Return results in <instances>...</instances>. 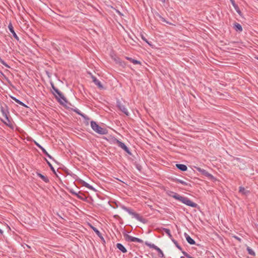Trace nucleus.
Returning a JSON list of instances; mask_svg holds the SVG:
<instances>
[{
    "mask_svg": "<svg viewBox=\"0 0 258 258\" xmlns=\"http://www.w3.org/2000/svg\"><path fill=\"white\" fill-rule=\"evenodd\" d=\"M145 243L146 245L148 246L150 248H153V249H155L156 250H157V251L159 253V254L160 257L164 256V253H163L162 250L160 248H159L158 246H157L156 245H155L154 244L149 243L148 241H146L145 242Z\"/></svg>",
    "mask_w": 258,
    "mask_h": 258,
    "instance_id": "7",
    "label": "nucleus"
},
{
    "mask_svg": "<svg viewBox=\"0 0 258 258\" xmlns=\"http://www.w3.org/2000/svg\"><path fill=\"white\" fill-rule=\"evenodd\" d=\"M135 258H138V257H135Z\"/></svg>",
    "mask_w": 258,
    "mask_h": 258,
    "instance_id": "51",
    "label": "nucleus"
},
{
    "mask_svg": "<svg viewBox=\"0 0 258 258\" xmlns=\"http://www.w3.org/2000/svg\"><path fill=\"white\" fill-rule=\"evenodd\" d=\"M233 27L235 31L237 32H242V27L241 25L238 23H235L233 24Z\"/></svg>",
    "mask_w": 258,
    "mask_h": 258,
    "instance_id": "17",
    "label": "nucleus"
},
{
    "mask_svg": "<svg viewBox=\"0 0 258 258\" xmlns=\"http://www.w3.org/2000/svg\"><path fill=\"white\" fill-rule=\"evenodd\" d=\"M76 196L80 200H83V198L81 196H80L78 193H77V195H76Z\"/></svg>",
    "mask_w": 258,
    "mask_h": 258,
    "instance_id": "40",
    "label": "nucleus"
},
{
    "mask_svg": "<svg viewBox=\"0 0 258 258\" xmlns=\"http://www.w3.org/2000/svg\"><path fill=\"white\" fill-rule=\"evenodd\" d=\"M119 206L122 210L127 212L130 215H132L133 218H135L138 221L143 223H146V220L144 219L142 216H141L139 214L134 212L133 209L127 208L123 205H120Z\"/></svg>",
    "mask_w": 258,
    "mask_h": 258,
    "instance_id": "2",
    "label": "nucleus"
},
{
    "mask_svg": "<svg viewBox=\"0 0 258 258\" xmlns=\"http://www.w3.org/2000/svg\"><path fill=\"white\" fill-rule=\"evenodd\" d=\"M51 86L52 89V93L55 96L57 101L60 104L64 105L67 102V100L63 94L54 86L53 83L51 84Z\"/></svg>",
    "mask_w": 258,
    "mask_h": 258,
    "instance_id": "1",
    "label": "nucleus"
},
{
    "mask_svg": "<svg viewBox=\"0 0 258 258\" xmlns=\"http://www.w3.org/2000/svg\"><path fill=\"white\" fill-rule=\"evenodd\" d=\"M235 238H236L237 240H239V241L240 240V238H238V237H235Z\"/></svg>",
    "mask_w": 258,
    "mask_h": 258,
    "instance_id": "48",
    "label": "nucleus"
},
{
    "mask_svg": "<svg viewBox=\"0 0 258 258\" xmlns=\"http://www.w3.org/2000/svg\"><path fill=\"white\" fill-rule=\"evenodd\" d=\"M116 142L117 143L118 146L124 150L128 155H131L132 153L129 150L128 148L122 142L117 140Z\"/></svg>",
    "mask_w": 258,
    "mask_h": 258,
    "instance_id": "9",
    "label": "nucleus"
},
{
    "mask_svg": "<svg viewBox=\"0 0 258 258\" xmlns=\"http://www.w3.org/2000/svg\"><path fill=\"white\" fill-rule=\"evenodd\" d=\"M175 166L177 169H178L181 171H185L187 169V166L184 164H176Z\"/></svg>",
    "mask_w": 258,
    "mask_h": 258,
    "instance_id": "16",
    "label": "nucleus"
},
{
    "mask_svg": "<svg viewBox=\"0 0 258 258\" xmlns=\"http://www.w3.org/2000/svg\"><path fill=\"white\" fill-rule=\"evenodd\" d=\"M159 17V18L160 19V20L164 22H165L166 23L168 24H169V25H172V24L168 21H167L164 18H163V17H162L160 15H159V14L157 15Z\"/></svg>",
    "mask_w": 258,
    "mask_h": 258,
    "instance_id": "30",
    "label": "nucleus"
},
{
    "mask_svg": "<svg viewBox=\"0 0 258 258\" xmlns=\"http://www.w3.org/2000/svg\"><path fill=\"white\" fill-rule=\"evenodd\" d=\"M45 160H46V162L47 164H48V165L50 167L51 170L53 172V173L54 174H55L56 175V176H57V175L56 174V171H55L54 167L52 165V164L47 159H45Z\"/></svg>",
    "mask_w": 258,
    "mask_h": 258,
    "instance_id": "24",
    "label": "nucleus"
},
{
    "mask_svg": "<svg viewBox=\"0 0 258 258\" xmlns=\"http://www.w3.org/2000/svg\"><path fill=\"white\" fill-rule=\"evenodd\" d=\"M201 173L206 176H209L211 175L208 171L204 169H202Z\"/></svg>",
    "mask_w": 258,
    "mask_h": 258,
    "instance_id": "33",
    "label": "nucleus"
},
{
    "mask_svg": "<svg viewBox=\"0 0 258 258\" xmlns=\"http://www.w3.org/2000/svg\"><path fill=\"white\" fill-rule=\"evenodd\" d=\"M116 247L120 250L122 252L125 253L127 252L126 249L125 247L121 243H118L116 244Z\"/></svg>",
    "mask_w": 258,
    "mask_h": 258,
    "instance_id": "19",
    "label": "nucleus"
},
{
    "mask_svg": "<svg viewBox=\"0 0 258 258\" xmlns=\"http://www.w3.org/2000/svg\"><path fill=\"white\" fill-rule=\"evenodd\" d=\"M68 175H71V176H73V177H74V176H76V175L75 174H70V173H68Z\"/></svg>",
    "mask_w": 258,
    "mask_h": 258,
    "instance_id": "43",
    "label": "nucleus"
},
{
    "mask_svg": "<svg viewBox=\"0 0 258 258\" xmlns=\"http://www.w3.org/2000/svg\"><path fill=\"white\" fill-rule=\"evenodd\" d=\"M8 28L11 33L12 34L13 37L17 40H19V37L16 34V32L14 31L13 26L11 23H10L8 25Z\"/></svg>",
    "mask_w": 258,
    "mask_h": 258,
    "instance_id": "11",
    "label": "nucleus"
},
{
    "mask_svg": "<svg viewBox=\"0 0 258 258\" xmlns=\"http://www.w3.org/2000/svg\"><path fill=\"white\" fill-rule=\"evenodd\" d=\"M181 251H182V253L183 254V255H184L185 257L187 256V255H188V254L187 252H185V251H183L182 250H181Z\"/></svg>",
    "mask_w": 258,
    "mask_h": 258,
    "instance_id": "39",
    "label": "nucleus"
},
{
    "mask_svg": "<svg viewBox=\"0 0 258 258\" xmlns=\"http://www.w3.org/2000/svg\"><path fill=\"white\" fill-rule=\"evenodd\" d=\"M117 13H119V14H120V12H119V11H117Z\"/></svg>",
    "mask_w": 258,
    "mask_h": 258,
    "instance_id": "49",
    "label": "nucleus"
},
{
    "mask_svg": "<svg viewBox=\"0 0 258 258\" xmlns=\"http://www.w3.org/2000/svg\"><path fill=\"white\" fill-rule=\"evenodd\" d=\"M36 174L38 176H39L43 181L46 183H48L49 182V180L46 176L42 175L40 173L36 172Z\"/></svg>",
    "mask_w": 258,
    "mask_h": 258,
    "instance_id": "18",
    "label": "nucleus"
},
{
    "mask_svg": "<svg viewBox=\"0 0 258 258\" xmlns=\"http://www.w3.org/2000/svg\"><path fill=\"white\" fill-rule=\"evenodd\" d=\"M0 109H1V112L2 113L3 115L5 117L6 119L8 122H10V120L9 119V117H8V115L9 114V108L7 106V105L6 104H5L4 106L1 105V107H0Z\"/></svg>",
    "mask_w": 258,
    "mask_h": 258,
    "instance_id": "6",
    "label": "nucleus"
},
{
    "mask_svg": "<svg viewBox=\"0 0 258 258\" xmlns=\"http://www.w3.org/2000/svg\"><path fill=\"white\" fill-rule=\"evenodd\" d=\"M186 257H187V258H191L192 256H191L189 254H188L187 256H186Z\"/></svg>",
    "mask_w": 258,
    "mask_h": 258,
    "instance_id": "44",
    "label": "nucleus"
},
{
    "mask_svg": "<svg viewBox=\"0 0 258 258\" xmlns=\"http://www.w3.org/2000/svg\"><path fill=\"white\" fill-rule=\"evenodd\" d=\"M197 170L200 172H201V171L203 169L200 168V167H197L196 168Z\"/></svg>",
    "mask_w": 258,
    "mask_h": 258,
    "instance_id": "41",
    "label": "nucleus"
},
{
    "mask_svg": "<svg viewBox=\"0 0 258 258\" xmlns=\"http://www.w3.org/2000/svg\"><path fill=\"white\" fill-rule=\"evenodd\" d=\"M184 235L186 241L189 244L193 245L196 243L195 241L192 238H191L188 234L185 233Z\"/></svg>",
    "mask_w": 258,
    "mask_h": 258,
    "instance_id": "15",
    "label": "nucleus"
},
{
    "mask_svg": "<svg viewBox=\"0 0 258 258\" xmlns=\"http://www.w3.org/2000/svg\"><path fill=\"white\" fill-rule=\"evenodd\" d=\"M162 230L168 236V237L170 238L171 240V238H173L170 229L165 228H163Z\"/></svg>",
    "mask_w": 258,
    "mask_h": 258,
    "instance_id": "23",
    "label": "nucleus"
},
{
    "mask_svg": "<svg viewBox=\"0 0 258 258\" xmlns=\"http://www.w3.org/2000/svg\"><path fill=\"white\" fill-rule=\"evenodd\" d=\"M35 145L42 150L43 153H44L49 158L53 159L52 156L48 153V152L46 151V150L44 148H43L42 146H41L39 144H38V143H37L36 142H35Z\"/></svg>",
    "mask_w": 258,
    "mask_h": 258,
    "instance_id": "13",
    "label": "nucleus"
},
{
    "mask_svg": "<svg viewBox=\"0 0 258 258\" xmlns=\"http://www.w3.org/2000/svg\"><path fill=\"white\" fill-rule=\"evenodd\" d=\"M232 5L233 6V7H234V9L235 10V11H236V12L240 16H241L242 15V13L241 12V11L240 10L238 5L237 4H236L234 0H230Z\"/></svg>",
    "mask_w": 258,
    "mask_h": 258,
    "instance_id": "14",
    "label": "nucleus"
},
{
    "mask_svg": "<svg viewBox=\"0 0 258 258\" xmlns=\"http://www.w3.org/2000/svg\"><path fill=\"white\" fill-rule=\"evenodd\" d=\"M91 228L92 230L95 232V233L99 237H101V233L95 227L93 226H91Z\"/></svg>",
    "mask_w": 258,
    "mask_h": 258,
    "instance_id": "27",
    "label": "nucleus"
},
{
    "mask_svg": "<svg viewBox=\"0 0 258 258\" xmlns=\"http://www.w3.org/2000/svg\"><path fill=\"white\" fill-rule=\"evenodd\" d=\"M171 241L173 242V243L175 244L176 247L179 249L180 250H182L181 247L179 245L177 241L175 240L174 238H171Z\"/></svg>",
    "mask_w": 258,
    "mask_h": 258,
    "instance_id": "26",
    "label": "nucleus"
},
{
    "mask_svg": "<svg viewBox=\"0 0 258 258\" xmlns=\"http://www.w3.org/2000/svg\"><path fill=\"white\" fill-rule=\"evenodd\" d=\"M91 78L92 79V81L100 89H104V87L102 85L101 83L100 82V81L98 80L95 76L92 75L91 76Z\"/></svg>",
    "mask_w": 258,
    "mask_h": 258,
    "instance_id": "10",
    "label": "nucleus"
},
{
    "mask_svg": "<svg viewBox=\"0 0 258 258\" xmlns=\"http://www.w3.org/2000/svg\"><path fill=\"white\" fill-rule=\"evenodd\" d=\"M11 98L16 103H18L19 104L21 105V106H24V107H27V106L25 104H24L23 102H22L20 100L17 99L16 97L12 96Z\"/></svg>",
    "mask_w": 258,
    "mask_h": 258,
    "instance_id": "22",
    "label": "nucleus"
},
{
    "mask_svg": "<svg viewBox=\"0 0 258 258\" xmlns=\"http://www.w3.org/2000/svg\"><path fill=\"white\" fill-rule=\"evenodd\" d=\"M168 195L169 196H170V197H172V198H174V196H176V195H179V194H177V193H176V192H173V191H170L168 193Z\"/></svg>",
    "mask_w": 258,
    "mask_h": 258,
    "instance_id": "36",
    "label": "nucleus"
},
{
    "mask_svg": "<svg viewBox=\"0 0 258 258\" xmlns=\"http://www.w3.org/2000/svg\"><path fill=\"white\" fill-rule=\"evenodd\" d=\"M124 236L125 238V240L127 241L137 242H139V243H143V240H142L141 239L132 236L128 235V234H124Z\"/></svg>",
    "mask_w": 258,
    "mask_h": 258,
    "instance_id": "8",
    "label": "nucleus"
},
{
    "mask_svg": "<svg viewBox=\"0 0 258 258\" xmlns=\"http://www.w3.org/2000/svg\"><path fill=\"white\" fill-rule=\"evenodd\" d=\"M0 62L4 66H5V67H7L8 68H10V66L1 57H0Z\"/></svg>",
    "mask_w": 258,
    "mask_h": 258,
    "instance_id": "34",
    "label": "nucleus"
},
{
    "mask_svg": "<svg viewBox=\"0 0 258 258\" xmlns=\"http://www.w3.org/2000/svg\"><path fill=\"white\" fill-rule=\"evenodd\" d=\"M101 240H102L104 242L105 241L104 238L102 237V234H101V237H100Z\"/></svg>",
    "mask_w": 258,
    "mask_h": 258,
    "instance_id": "42",
    "label": "nucleus"
},
{
    "mask_svg": "<svg viewBox=\"0 0 258 258\" xmlns=\"http://www.w3.org/2000/svg\"><path fill=\"white\" fill-rule=\"evenodd\" d=\"M257 59H258V57H257Z\"/></svg>",
    "mask_w": 258,
    "mask_h": 258,
    "instance_id": "52",
    "label": "nucleus"
},
{
    "mask_svg": "<svg viewBox=\"0 0 258 258\" xmlns=\"http://www.w3.org/2000/svg\"><path fill=\"white\" fill-rule=\"evenodd\" d=\"M125 58L126 59L128 60L129 61H130L131 62L133 63L134 64H141V62L138 60L133 59L131 57H127V56L125 57Z\"/></svg>",
    "mask_w": 258,
    "mask_h": 258,
    "instance_id": "21",
    "label": "nucleus"
},
{
    "mask_svg": "<svg viewBox=\"0 0 258 258\" xmlns=\"http://www.w3.org/2000/svg\"><path fill=\"white\" fill-rule=\"evenodd\" d=\"M239 191L243 195H246L247 193L249 192L248 191L246 190L242 186L239 187Z\"/></svg>",
    "mask_w": 258,
    "mask_h": 258,
    "instance_id": "29",
    "label": "nucleus"
},
{
    "mask_svg": "<svg viewBox=\"0 0 258 258\" xmlns=\"http://www.w3.org/2000/svg\"><path fill=\"white\" fill-rule=\"evenodd\" d=\"M174 199L181 202L188 206L192 208H197L198 207V205L196 203L192 202L187 197L181 196L180 195H176L174 196Z\"/></svg>",
    "mask_w": 258,
    "mask_h": 258,
    "instance_id": "3",
    "label": "nucleus"
},
{
    "mask_svg": "<svg viewBox=\"0 0 258 258\" xmlns=\"http://www.w3.org/2000/svg\"><path fill=\"white\" fill-rule=\"evenodd\" d=\"M161 1L163 3H165L166 0H161Z\"/></svg>",
    "mask_w": 258,
    "mask_h": 258,
    "instance_id": "47",
    "label": "nucleus"
},
{
    "mask_svg": "<svg viewBox=\"0 0 258 258\" xmlns=\"http://www.w3.org/2000/svg\"><path fill=\"white\" fill-rule=\"evenodd\" d=\"M180 258H184L183 256H181Z\"/></svg>",
    "mask_w": 258,
    "mask_h": 258,
    "instance_id": "50",
    "label": "nucleus"
},
{
    "mask_svg": "<svg viewBox=\"0 0 258 258\" xmlns=\"http://www.w3.org/2000/svg\"><path fill=\"white\" fill-rule=\"evenodd\" d=\"M246 250L248 251V253L249 254L252 255V256L255 255V253L254 251L249 246L247 247Z\"/></svg>",
    "mask_w": 258,
    "mask_h": 258,
    "instance_id": "28",
    "label": "nucleus"
},
{
    "mask_svg": "<svg viewBox=\"0 0 258 258\" xmlns=\"http://www.w3.org/2000/svg\"><path fill=\"white\" fill-rule=\"evenodd\" d=\"M201 173L206 176H209L211 175L208 171L204 169H202Z\"/></svg>",
    "mask_w": 258,
    "mask_h": 258,
    "instance_id": "32",
    "label": "nucleus"
},
{
    "mask_svg": "<svg viewBox=\"0 0 258 258\" xmlns=\"http://www.w3.org/2000/svg\"><path fill=\"white\" fill-rule=\"evenodd\" d=\"M74 111L75 112H76V113H77L78 114H79L80 115L82 116L84 118H87V115H86L85 114L81 113V111L78 109H77V108H76V109H74Z\"/></svg>",
    "mask_w": 258,
    "mask_h": 258,
    "instance_id": "25",
    "label": "nucleus"
},
{
    "mask_svg": "<svg viewBox=\"0 0 258 258\" xmlns=\"http://www.w3.org/2000/svg\"><path fill=\"white\" fill-rule=\"evenodd\" d=\"M82 183L84 186H85L93 191H96L95 188L92 185H90L88 183L85 182V181H82Z\"/></svg>",
    "mask_w": 258,
    "mask_h": 258,
    "instance_id": "20",
    "label": "nucleus"
},
{
    "mask_svg": "<svg viewBox=\"0 0 258 258\" xmlns=\"http://www.w3.org/2000/svg\"><path fill=\"white\" fill-rule=\"evenodd\" d=\"M70 193H71L72 195L76 196L77 195V192H76L73 189H70Z\"/></svg>",
    "mask_w": 258,
    "mask_h": 258,
    "instance_id": "38",
    "label": "nucleus"
},
{
    "mask_svg": "<svg viewBox=\"0 0 258 258\" xmlns=\"http://www.w3.org/2000/svg\"><path fill=\"white\" fill-rule=\"evenodd\" d=\"M116 106L118 108V109L122 111L123 113H124L126 116H129L130 113L126 108L125 106L122 104L121 102L119 100H117L116 102Z\"/></svg>",
    "mask_w": 258,
    "mask_h": 258,
    "instance_id": "5",
    "label": "nucleus"
},
{
    "mask_svg": "<svg viewBox=\"0 0 258 258\" xmlns=\"http://www.w3.org/2000/svg\"><path fill=\"white\" fill-rule=\"evenodd\" d=\"M168 195L169 196H170V197H172V198H174V196H176V195H179V194H177V193H176V192H173V191H170L168 193Z\"/></svg>",
    "mask_w": 258,
    "mask_h": 258,
    "instance_id": "37",
    "label": "nucleus"
},
{
    "mask_svg": "<svg viewBox=\"0 0 258 258\" xmlns=\"http://www.w3.org/2000/svg\"><path fill=\"white\" fill-rule=\"evenodd\" d=\"M91 126L92 129L96 133L100 135H106L107 134V130L99 126L95 121H91Z\"/></svg>",
    "mask_w": 258,
    "mask_h": 258,
    "instance_id": "4",
    "label": "nucleus"
},
{
    "mask_svg": "<svg viewBox=\"0 0 258 258\" xmlns=\"http://www.w3.org/2000/svg\"><path fill=\"white\" fill-rule=\"evenodd\" d=\"M0 62L4 66H5V67H7L8 68H10V66L1 57H0Z\"/></svg>",
    "mask_w": 258,
    "mask_h": 258,
    "instance_id": "35",
    "label": "nucleus"
},
{
    "mask_svg": "<svg viewBox=\"0 0 258 258\" xmlns=\"http://www.w3.org/2000/svg\"><path fill=\"white\" fill-rule=\"evenodd\" d=\"M171 180L175 182L180 183L184 185L189 186L190 187L191 186V185L187 182L176 177L172 178Z\"/></svg>",
    "mask_w": 258,
    "mask_h": 258,
    "instance_id": "12",
    "label": "nucleus"
},
{
    "mask_svg": "<svg viewBox=\"0 0 258 258\" xmlns=\"http://www.w3.org/2000/svg\"><path fill=\"white\" fill-rule=\"evenodd\" d=\"M142 39L146 42L147 44H148L150 46H152V43L151 42H149L148 40L145 38V37L143 35H141V36Z\"/></svg>",
    "mask_w": 258,
    "mask_h": 258,
    "instance_id": "31",
    "label": "nucleus"
},
{
    "mask_svg": "<svg viewBox=\"0 0 258 258\" xmlns=\"http://www.w3.org/2000/svg\"><path fill=\"white\" fill-rule=\"evenodd\" d=\"M85 120H89V118L87 116V118H84Z\"/></svg>",
    "mask_w": 258,
    "mask_h": 258,
    "instance_id": "46",
    "label": "nucleus"
},
{
    "mask_svg": "<svg viewBox=\"0 0 258 258\" xmlns=\"http://www.w3.org/2000/svg\"><path fill=\"white\" fill-rule=\"evenodd\" d=\"M0 233L2 234L3 233V231L0 229Z\"/></svg>",
    "mask_w": 258,
    "mask_h": 258,
    "instance_id": "45",
    "label": "nucleus"
}]
</instances>
